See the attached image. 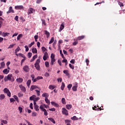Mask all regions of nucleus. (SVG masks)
<instances>
[{
	"instance_id": "obj_9",
	"label": "nucleus",
	"mask_w": 125,
	"mask_h": 125,
	"mask_svg": "<svg viewBox=\"0 0 125 125\" xmlns=\"http://www.w3.org/2000/svg\"><path fill=\"white\" fill-rule=\"evenodd\" d=\"M11 12H12V13H14L15 12L14 9H13L12 6H10L9 8V10L7 11V14L11 13Z\"/></svg>"
},
{
	"instance_id": "obj_62",
	"label": "nucleus",
	"mask_w": 125,
	"mask_h": 125,
	"mask_svg": "<svg viewBox=\"0 0 125 125\" xmlns=\"http://www.w3.org/2000/svg\"><path fill=\"white\" fill-rule=\"evenodd\" d=\"M34 38H35V41H36V42H37L38 39V35H36L34 36Z\"/></svg>"
},
{
	"instance_id": "obj_2",
	"label": "nucleus",
	"mask_w": 125,
	"mask_h": 125,
	"mask_svg": "<svg viewBox=\"0 0 125 125\" xmlns=\"http://www.w3.org/2000/svg\"><path fill=\"white\" fill-rule=\"evenodd\" d=\"M12 77H13L12 74H8L7 76H5L4 78V81L5 82H7L8 81H11Z\"/></svg>"
},
{
	"instance_id": "obj_19",
	"label": "nucleus",
	"mask_w": 125,
	"mask_h": 125,
	"mask_svg": "<svg viewBox=\"0 0 125 125\" xmlns=\"http://www.w3.org/2000/svg\"><path fill=\"white\" fill-rule=\"evenodd\" d=\"M3 72L4 74H8L9 70H8L7 68H5V69H4V70H3Z\"/></svg>"
},
{
	"instance_id": "obj_41",
	"label": "nucleus",
	"mask_w": 125,
	"mask_h": 125,
	"mask_svg": "<svg viewBox=\"0 0 125 125\" xmlns=\"http://www.w3.org/2000/svg\"><path fill=\"white\" fill-rule=\"evenodd\" d=\"M22 36L23 35L22 34H20L17 37V40H20L21 38H22Z\"/></svg>"
},
{
	"instance_id": "obj_56",
	"label": "nucleus",
	"mask_w": 125,
	"mask_h": 125,
	"mask_svg": "<svg viewBox=\"0 0 125 125\" xmlns=\"http://www.w3.org/2000/svg\"><path fill=\"white\" fill-rule=\"evenodd\" d=\"M18 97H19V98H21V97H23V94H22L21 93H19L18 94Z\"/></svg>"
},
{
	"instance_id": "obj_48",
	"label": "nucleus",
	"mask_w": 125,
	"mask_h": 125,
	"mask_svg": "<svg viewBox=\"0 0 125 125\" xmlns=\"http://www.w3.org/2000/svg\"><path fill=\"white\" fill-rule=\"evenodd\" d=\"M40 62H41V61H40V59H38L37 60V61H36V64H37V65H40Z\"/></svg>"
},
{
	"instance_id": "obj_20",
	"label": "nucleus",
	"mask_w": 125,
	"mask_h": 125,
	"mask_svg": "<svg viewBox=\"0 0 125 125\" xmlns=\"http://www.w3.org/2000/svg\"><path fill=\"white\" fill-rule=\"evenodd\" d=\"M84 38H85V36L83 35V36H80L79 37H78V38L76 39V40H83V39H84Z\"/></svg>"
},
{
	"instance_id": "obj_13",
	"label": "nucleus",
	"mask_w": 125,
	"mask_h": 125,
	"mask_svg": "<svg viewBox=\"0 0 125 125\" xmlns=\"http://www.w3.org/2000/svg\"><path fill=\"white\" fill-rule=\"evenodd\" d=\"M92 109H93V110H102L101 107H99V105H98V108L96 105H95L94 107H92Z\"/></svg>"
},
{
	"instance_id": "obj_44",
	"label": "nucleus",
	"mask_w": 125,
	"mask_h": 125,
	"mask_svg": "<svg viewBox=\"0 0 125 125\" xmlns=\"http://www.w3.org/2000/svg\"><path fill=\"white\" fill-rule=\"evenodd\" d=\"M54 41V37H52L51 38V40H50V42H49V43H52V42H53Z\"/></svg>"
},
{
	"instance_id": "obj_14",
	"label": "nucleus",
	"mask_w": 125,
	"mask_h": 125,
	"mask_svg": "<svg viewBox=\"0 0 125 125\" xmlns=\"http://www.w3.org/2000/svg\"><path fill=\"white\" fill-rule=\"evenodd\" d=\"M20 88L21 90V91H22V92H26V88H25V87H24V86H22V85H20Z\"/></svg>"
},
{
	"instance_id": "obj_27",
	"label": "nucleus",
	"mask_w": 125,
	"mask_h": 125,
	"mask_svg": "<svg viewBox=\"0 0 125 125\" xmlns=\"http://www.w3.org/2000/svg\"><path fill=\"white\" fill-rule=\"evenodd\" d=\"M13 98L15 99V100L16 101V102L17 103H20V101L19 100V98H18V97H17V96L14 95V96H13Z\"/></svg>"
},
{
	"instance_id": "obj_59",
	"label": "nucleus",
	"mask_w": 125,
	"mask_h": 125,
	"mask_svg": "<svg viewBox=\"0 0 125 125\" xmlns=\"http://www.w3.org/2000/svg\"><path fill=\"white\" fill-rule=\"evenodd\" d=\"M118 3L121 7L124 6V4L123 3V2H121V1H119Z\"/></svg>"
},
{
	"instance_id": "obj_33",
	"label": "nucleus",
	"mask_w": 125,
	"mask_h": 125,
	"mask_svg": "<svg viewBox=\"0 0 125 125\" xmlns=\"http://www.w3.org/2000/svg\"><path fill=\"white\" fill-rule=\"evenodd\" d=\"M48 119V120H50V121H51V122L54 123V124H55L56 121L54 120V119H53V118H49Z\"/></svg>"
},
{
	"instance_id": "obj_46",
	"label": "nucleus",
	"mask_w": 125,
	"mask_h": 125,
	"mask_svg": "<svg viewBox=\"0 0 125 125\" xmlns=\"http://www.w3.org/2000/svg\"><path fill=\"white\" fill-rule=\"evenodd\" d=\"M35 97H36V96L35 95H33V96H32L31 97H30V101H34V99L35 98Z\"/></svg>"
},
{
	"instance_id": "obj_38",
	"label": "nucleus",
	"mask_w": 125,
	"mask_h": 125,
	"mask_svg": "<svg viewBox=\"0 0 125 125\" xmlns=\"http://www.w3.org/2000/svg\"><path fill=\"white\" fill-rule=\"evenodd\" d=\"M56 88L55 86H53V85H50L49 88L50 89V90H54Z\"/></svg>"
},
{
	"instance_id": "obj_25",
	"label": "nucleus",
	"mask_w": 125,
	"mask_h": 125,
	"mask_svg": "<svg viewBox=\"0 0 125 125\" xmlns=\"http://www.w3.org/2000/svg\"><path fill=\"white\" fill-rule=\"evenodd\" d=\"M44 33H45V35L47 36V38H49V37L50 36V35L49 32H48V31H47V30H45Z\"/></svg>"
},
{
	"instance_id": "obj_64",
	"label": "nucleus",
	"mask_w": 125,
	"mask_h": 125,
	"mask_svg": "<svg viewBox=\"0 0 125 125\" xmlns=\"http://www.w3.org/2000/svg\"><path fill=\"white\" fill-rule=\"evenodd\" d=\"M30 108L31 109H33V104H32V103H30Z\"/></svg>"
},
{
	"instance_id": "obj_18",
	"label": "nucleus",
	"mask_w": 125,
	"mask_h": 125,
	"mask_svg": "<svg viewBox=\"0 0 125 125\" xmlns=\"http://www.w3.org/2000/svg\"><path fill=\"white\" fill-rule=\"evenodd\" d=\"M8 35H10V33H8V32H6L5 33L3 32L2 34L3 37H6V36H8Z\"/></svg>"
},
{
	"instance_id": "obj_17",
	"label": "nucleus",
	"mask_w": 125,
	"mask_h": 125,
	"mask_svg": "<svg viewBox=\"0 0 125 125\" xmlns=\"http://www.w3.org/2000/svg\"><path fill=\"white\" fill-rule=\"evenodd\" d=\"M3 18L2 17H0V28L1 27L2 24L3 23V21H4Z\"/></svg>"
},
{
	"instance_id": "obj_21",
	"label": "nucleus",
	"mask_w": 125,
	"mask_h": 125,
	"mask_svg": "<svg viewBox=\"0 0 125 125\" xmlns=\"http://www.w3.org/2000/svg\"><path fill=\"white\" fill-rule=\"evenodd\" d=\"M37 88H38L37 86L32 85L31 86L30 91H33L35 89H37Z\"/></svg>"
},
{
	"instance_id": "obj_3",
	"label": "nucleus",
	"mask_w": 125,
	"mask_h": 125,
	"mask_svg": "<svg viewBox=\"0 0 125 125\" xmlns=\"http://www.w3.org/2000/svg\"><path fill=\"white\" fill-rule=\"evenodd\" d=\"M3 93H4L5 94H7L8 97H11V92H10L9 89H8L7 88H5L3 89Z\"/></svg>"
},
{
	"instance_id": "obj_49",
	"label": "nucleus",
	"mask_w": 125,
	"mask_h": 125,
	"mask_svg": "<svg viewBox=\"0 0 125 125\" xmlns=\"http://www.w3.org/2000/svg\"><path fill=\"white\" fill-rule=\"evenodd\" d=\"M27 55H28V58H31V57L32 55V52H28Z\"/></svg>"
},
{
	"instance_id": "obj_57",
	"label": "nucleus",
	"mask_w": 125,
	"mask_h": 125,
	"mask_svg": "<svg viewBox=\"0 0 125 125\" xmlns=\"http://www.w3.org/2000/svg\"><path fill=\"white\" fill-rule=\"evenodd\" d=\"M24 47L25 48V51H29V46L28 45H25Z\"/></svg>"
},
{
	"instance_id": "obj_61",
	"label": "nucleus",
	"mask_w": 125,
	"mask_h": 125,
	"mask_svg": "<svg viewBox=\"0 0 125 125\" xmlns=\"http://www.w3.org/2000/svg\"><path fill=\"white\" fill-rule=\"evenodd\" d=\"M69 65L71 69H74L75 66H74V65H72V64H71V62L70 63H69Z\"/></svg>"
},
{
	"instance_id": "obj_31",
	"label": "nucleus",
	"mask_w": 125,
	"mask_h": 125,
	"mask_svg": "<svg viewBox=\"0 0 125 125\" xmlns=\"http://www.w3.org/2000/svg\"><path fill=\"white\" fill-rule=\"evenodd\" d=\"M65 88V84L63 82L62 83V86H61V89L62 91H63L64 89Z\"/></svg>"
},
{
	"instance_id": "obj_30",
	"label": "nucleus",
	"mask_w": 125,
	"mask_h": 125,
	"mask_svg": "<svg viewBox=\"0 0 125 125\" xmlns=\"http://www.w3.org/2000/svg\"><path fill=\"white\" fill-rule=\"evenodd\" d=\"M34 109H35V110L36 111H39V105H38V104H36V106H34Z\"/></svg>"
},
{
	"instance_id": "obj_45",
	"label": "nucleus",
	"mask_w": 125,
	"mask_h": 125,
	"mask_svg": "<svg viewBox=\"0 0 125 125\" xmlns=\"http://www.w3.org/2000/svg\"><path fill=\"white\" fill-rule=\"evenodd\" d=\"M15 43H12V44H10V45L8 46V48H12V47H14V45H15Z\"/></svg>"
},
{
	"instance_id": "obj_29",
	"label": "nucleus",
	"mask_w": 125,
	"mask_h": 125,
	"mask_svg": "<svg viewBox=\"0 0 125 125\" xmlns=\"http://www.w3.org/2000/svg\"><path fill=\"white\" fill-rule=\"evenodd\" d=\"M63 73H64L66 76H69V75H70L68 70H63Z\"/></svg>"
},
{
	"instance_id": "obj_1",
	"label": "nucleus",
	"mask_w": 125,
	"mask_h": 125,
	"mask_svg": "<svg viewBox=\"0 0 125 125\" xmlns=\"http://www.w3.org/2000/svg\"><path fill=\"white\" fill-rule=\"evenodd\" d=\"M44 104H42L41 105H40V109H41V110L42 111H43L44 112V115H45L46 116H47V115H48V113L46 110V109H45V108H44Z\"/></svg>"
},
{
	"instance_id": "obj_58",
	"label": "nucleus",
	"mask_w": 125,
	"mask_h": 125,
	"mask_svg": "<svg viewBox=\"0 0 125 125\" xmlns=\"http://www.w3.org/2000/svg\"><path fill=\"white\" fill-rule=\"evenodd\" d=\"M10 103H13L14 102H15V98L13 99V98H11V99H10Z\"/></svg>"
},
{
	"instance_id": "obj_23",
	"label": "nucleus",
	"mask_w": 125,
	"mask_h": 125,
	"mask_svg": "<svg viewBox=\"0 0 125 125\" xmlns=\"http://www.w3.org/2000/svg\"><path fill=\"white\" fill-rule=\"evenodd\" d=\"M23 81V78H18L17 79V82H19V83H22Z\"/></svg>"
},
{
	"instance_id": "obj_52",
	"label": "nucleus",
	"mask_w": 125,
	"mask_h": 125,
	"mask_svg": "<svg viewBox=\"0 0 125 125\" xmlns=\"http://www.w3.org/2000/svg\"><path fill=\"white\" fill-rule=\"evenodd\" d=\"M54 57H55V53H51V60H52V59H53Z\"/></svg>"
},
{
	"instance_id": "obj_50",
	"label": "nucleus",
	"mask_w": 125,
	"mask_h": 125,
	"mask_svg": "<svg viewBox=\"0 0 125 125\" xmlns=\"http://www.w3.org/2000/svg\"><path fill=\"white\" fill-rule=\"evenodd\" d=\"M18 109L19 110L20 113H21L23 110V108L21 107V106H19Z\"/></svg>"
},
{
	"instance_id": "obj_36",
	"label": "nucleus",
	"mask_w": 125,
	"mask_h": 125,
	"mask_svg": "<svg viewBox=\"0 0 125 125\" xmlns=\"http://www.w3.org/2000/svg\"><path fill=\"white\" fill-rule=\"evenodd\" d=\"M31 82H32L31 80H28V81L27 82V83H26V84L28 86V87H29L30 85H31Z\"/></svg>"
},
{
	"instance_id": "obj_34",
	"label": "nucleus",
	"mask_w": 125,
	"mask_h": 125,
	"mask_svg": "<svg viewBox=\"0 0 125 125\" xmlns=\"http://www.w3.org/2000/svg\"><path fill=\"white\" fill-rule=\"evenodd\" d=\"M62 103L63 104H66V103L65 99L64 98H62Z\"/></svg>"
},
{
	"instance_id": "obj_35",
	"label": "nucleus",
	"mask_w": 125,
	"mask_h": 125,
	"mask_svg": "<svg viewBox=\"0 0 125 125\" xmlns=\"http://www.w3.org/2000/svg\"><path fill=\"white\" fill-rule=\"evenodd\" d=\"M66 107L67 109H70L72 108V105L71 104H66Z\"/></svg>"
},
{
	"instance_id": "obj_22",
	"label": "nucleus",
	"mask_w": 125,
	"mask_h": 125,
	"mask_svg": "<svg viewBox=\"0 0 125 125\" xmlns=\"http://www.w3.org/2000/svg\"><path fill=\"white\" fill-rule=\"evenodd\" d=\"M37 57H38V54H35V55H34L32 59L31 60L30 62H33V61H34V60H35L36 58H37Z\"/></svg>"
},
{
	"instance_id": "obj_42",
	"label": "nucleus",
	"mask_w": 125,
	"mask_h": 125,
	"mask_svg": "<svg viewBox=\"0 0 125 125\" xmlns=\"http://www.w3.org/2000/svg\"><path fill=\"white\" fill-rule=\"evenodd\" d=\"M72 87V84H69V85H67V88L69 90V91H70L71 88Z\"/></svg>"
},
{
	"instance_id": "obj_54",
	"label": "nucleus",
	"mask_w": 125,
	"mask_h": 125,
	"mask_svg": "<svg viewBox=\"0 0 125 125\" xmlns=\"http://www.w3.org/2000/svg\"><path fill=\"white\" fill-rule=\"evenodd\" d=\"M42 49L43 52H44V51H45L46 50V47H45V46H42Z\"/></svg>"
},
{
	"instance_id": "obj_11",
	"label": "nucleus",
	"mask_w": 125,
	"mask_h": 125,
	"mask_svg": "<svg viewBox=\"0 0 125 125\" xmlns=\"http://www.w3.org/2000/svg\"><path fill=\"white\" fill-rule=\"evenodd\" d=\"M15 8L16 9H23L24 8V6H23V5H16L15 6Z\"/></svg>"
},
{
	"instance_id": "obj_43",
	"label": "nucleus",
	"mask_w": 125,
	"mask_h": 125,
	"mask_svg": "<svg viewBox=\"0 0 125 125\" xmlns=\"http://www.w3.org/2000/svg\"><path fill=\"white\" fill-rule=\"evenodd\" d=\"M45 101L46 104H50V102L49 100H48V98H47L46 99H45Z\"/></svg>"
},
{
	"instance_id": "obj_39",
	"label": "nucleus",
	"mask_w": 125,
	"mask_h": 125,
	"mask_svg": "<svg viewBox=\"0 0 125 125\" xmlns=\"http://www.w3.org/2000/svg\"><path fill=\"white\" fill-rule=\"evenodd\" d=\"M55 61H56V60H55V58H53V59H52V60H51V62L50 64L54 65V62H55Z\"/></svg>"
},
{
	"instance_id": "obj_6",
	"label": "nucleus",
	"mask_w": 125,
	"mask_h": 125,
	"mask_svg": "<svg viewBox=\"0 0 125 125\" xmlns=\"http://www.w3.org/2000/svg\"><path fill=\"white\" fill-rule=\"evenodd\" d=\"M74 85H75L73 86V87H72V90L74 92H76L77 91V88L78 87V83L77 82H75V83H74Z\"/></svg>"
},
{
	"instance_id": "obj_60",
	"label": "nucleus",
	"mask_w": 125,
	"mask_h": 125,
	"mask_svg": "<svg viewBox=\"0 0 125 125\" xmlns=\"http://www.w3.org/2000/svg\"><path fill=\"white\" fill-rule=\"evenodd\" d=\"M45 64L46 67H49V63L48 62H45Z\"/></svg>"
},
{
	"instance_id": "obj_51",
	"label": "nucleus",
	"mask_w": 125,
	"mask_h": 125,
	"mask_svg": "<svg viewBox=\"0 0 125 125\" xmlns=\"http://www.w3.org/2000/svg\"><path fill=\"white\" fill-rule=\"evenodd\" d=\"M42 24H43L45 25H46V23L45 20L44 19H42Z\"/></svg>"
},
{
	"instance_id": "obj_8",
	"label": "nucleus",
	"mask_w": 125,
	"mask_h": 125,
	"mask_svg": "<svg viewBox=\"0 0 125 125\" xmlns=\"http://www.w3.org/2000/svg\"><path fill=\"white\" fill-rule=\"evenodd\" d=\"M23 69L24 72H29V71H30V68L28 65H24L23 67Z\"/></svg>"
},
{
	"instance_id": "obj_7",
	"label": "nucleus",
	"mask_w": 125,
	"mask_h": 125,
	"mask_svg": "<svg viewBox=\"0 0 125 125\" xmlns=\"http://www.w3.org/2000/svg\"><path fill=\"white\" fill-rule=\"evenodd\" d=\"M35 10L32 7H30L28 10V14H31V13H33Z\"/></svg>"
},
{
	"instance_id": "obj_24",
	"label": "nucleus",
	"mask_w": 125,
	"mask_h": 125,
	"mask_svg": "<svg viewBox=\"0 0 125 125\" xmlns=\"http://www.w3.org/2000/svg\"><path fill=\"white\" fill-rule=\"evenodd\" d=\"M42 96L44 97L45 99H47V98H48L49 95L47 93H44L42 94Z\"/></svg>"
},
{
	"instance_id": "obj_63",
	"label": "nucleus",
	"mask_w": 125,
	"mask_h": 125,
	"mask_svg": "<svg viewBox=\"0 0 125 125\" xmlns=\"http://www.w3.org/2000/svg\"><path fill=\"white\" fill-rule=\"evenodd\" d=\"M35 91L37 92L38 96H40V91H39L38 90H35Z\"/></svg>"
},
{
	"instance_id": "obj_40",
	"label": "nucleus",
	"mask_w": 125,
	"mask_h": 125,
	"mask_svg": "<svg viewBox=\"0 0 125 125\" xmlns=\"http://www.w3.org/2000/svg\"><path fill=\"white\" fill-rule=\"evenodd\" d=\"M65 123H66V125H71L70 124V120H68V119H67L66 120H65Z\"/></svg>"
},
{
	"instance_id": "obj_12",
	"label": "nucleus",
	"mask_w": 125,
	"mask_h": 125,
	"mask_svg": "<svg viewBox=\"0 0 125 125\" xmlns=\"http://www.w3.org/2000/svg\"><path fill=\"white\" fill-rule=\"evenodd\" d=\"M41 79H43V77H42V76H38L37 78H35V79L33 80V83L37 82L38 80H40Z\"/></svg>"
},
{
	"instance_id": "obj_26",
	"label": "nucleus",
	"mask_w": 125,
	"mask_h": 125,
	"mask_svg": "<svg viewBox=\"0 0 125 125\" xmlns=\"http://www.w3.org/2000/svg\"><path fill=\"white\" fill-rule=\"evenodd\" d=\"M32 51L33 53H37L38 50L36 47H34L33 48H32Z\"/></svg>"
},
{
	"instance_id": "obj_47",
	"label": "nucleus",
	"mask_w": 125,
	"mask_h": 125,
	"mask_svg": "<svg viewBox=\"0 0 125 125\" xmlns=\"http://www.w3.org/2000/svg\"><path fill=\"white\" fill-rule=\"evenodd\" d=\"M5 97V95H0V100H3Z\"/></svg>"
},
{
	"instance_id": "obj_53",
	"label": "nucleus",
	"mask_w": 125,
	"mask_h": 125,
	"mask_svg": "<svg viewBox=\"0 0 125 125\" xmlns=\"http://www.w3.org/2000/svg\"><path fill=\"white\" fill-rule=\"evenodd\" d=\"M35 44V42H31L30 43H29V47H31V46H32V45L33 44Z\"/></svg>"
},
{
	"instance_id": "obj_5",
	"label": "nucleus",
	"mask_w": 125,
	"mask_h": 125,
	"mask_svg": "<svg viewBox=\"0 0 125 125\" xmlns=\"http://www.w3.org/2000/svg\"><path fill=\"white\" fill-rule=\"evenodd\" d=\"M48 57H49L48 53V52H47V51H45L44 53V55L43 56V60H44V61H45V60H47V58H48Z\"/></svg>"
},
{
	"instance_id": "obj_16",
	"label": "nucleus",
	"mask_w": 125,
	"mask_h": 125,
	"mask_svg": "<svg viewBox=\"0 0 125 125\" xmlns=\"http://www.w3.org/2000/svg\"><path fill=\"white\" fill-rule=\"evenodd\" d=\"M21 48L20 46H18V47H17V48H16L15 49V54L16 55H19V54H18L17 52H18V51H20V50H21Z\"/></svg>"
},
{
	"instance_id": "obj_32",
	"label": "nucleus",
	"mask_w": 125,
	"mask_h": 125,
	"mask_svg": "<svg viewBox=\"0 0 125 125\" xmlns=\"http://www.w3.org/2000/svg\"><path fill=\"white\" fill-rule=\"evenodd\" d=\"M5 65V63L4 62H1L0 63V69H1V68H4V66Z\"/></svg>"
},
{
	"instance_id": "obj_37",
	"label": "nucleus",
	"mask_w": 125,
	"mask_h": 125,
	"mask_svg": "<svg viewBox=\"0 0 125 125\" xmlns=\"http://www.w3.org/2000/svg\"><path fill=\"white\" fill-rule=\"evenodd\" d=\"M71 119L72 120H79V118L77 117V116H73V117H71Z\"/></svg>"
},
{
	"instance_id": "obj_15",
	"label": "nucleus",
	"mask_w": 125,
	"mask_h": 125,
	"mask_svg": "<svg viewBox=\"0 0 125 125\" xmlns=\"http://www.w3.org/2000/svg\"><path fill=\"white\" fill-rule=\"evenodd\" d=\"M51 104L52 105H54V106H56L57 107H59V104H57L55 102H51Z\"/></svg>"
},
{
	"instance_id": "obj_10",
	"label": "nucleus",
	"mask_w": 125,
	"mask_h": 125,
	"mask_svg": "<svg viewBox=\"0 0 125 125\" xmlns=\"http://www.w3.org/2000/svg\"><path fill=\"white\" fill-rule=\"evenodd\" d=\"M64 27H65L64 23V22H63L62 23V24L60 26L59 32H61L62 31V30H63V29H64Z\"/></svg>"
},
{
	"instance_id": "obj_55",
	"label": "nucleus",
	"mask_w": 125,
	"mask_h": 125,
	"mask_svg": "<svg viewBox=\"0 0 125 125\" xmlns=\"http://www.w3.org/2000/svg\"><path fill=\"white\" fill-rule=\"evenodd\" d=\"M31 77L32 78V81H33V82H34V80H35V75H34V74H32L31 75Z\"/></svg>"
},
{
	"instance_id": "obj_4",
	"label": "nucleus",
	"mask_w": 125,
	"mask_h": 125,
	"mask_svg": "<svg viewBox=\"0 0 125 125\" xmlns=\"http://www.w3.org/2000/svg\"><path fill=\"white\" fill-rule=\"evenodd\" d=\"M62 114H64V115L67 116L69 114L68 110H67V109H66L65 107H63L62 108Z\"/></svg>"
},
{
	"instance_id": "obj_28",
	"label": "nucleus",
	"mask_w": 125,
	"mask_h": 125,
	"mask_svg": "<svg viewBox=\"0 0 125 125\" xmlns=\"http://www.w3.org/2000/svg\"><path fill=\"white\" fill-rule=\"evenodd\" d=\"M35 67H36L37 70H39V71L41 69L40 65H38V64H36V62H35Z\"/></svg>"
}]
</instances>
